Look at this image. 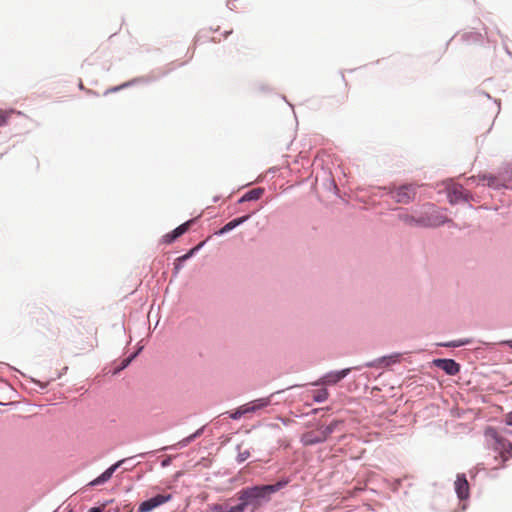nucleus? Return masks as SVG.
<instances>
[{
    "instance_id": "nucleus-30",
    "label": "nucleus",
    "mask_w": 512,
    "mask_h": 512,
    "mask_svg": "<svg viewBox=\"0 0 512 512\" xmlns=\"http://www.w3.org/2000/svg\"><path fill=\"white\" fill-rule=\"evenodd\" d=\"M384 358H388L384 361V366L385 367H388L392 364H395L399 361V358H400V354L398 353H394V354H391V355H387V356H383Z\"/></svg>"
},
{
    "instance_id": "nucleus-43",
    "label": "nucleus",
    "mask_w": 512,
    "mask_h": 512,
    "mask_svg": "<svg viewBox=\"0 0 512 512\" xmlns=\"http://www.w3.org/2000/svg\"><path fill=\"white\" fill-rule=\"evenodd\" d=\"M505 345H507L508 347L512 348V340H507L504 342Z\"/></svg>"
},
{
    "instance_id": "nucleus-5",
    "label": "nucleus",
    "mask_w": 512,
    "mask_h": 512,
    "mask_svg": "<svg viewBox=\"0 0 512 512\" xmlns=\"http://www.w3.org/2000/svg\"><path fill=\"white\" fill-rule=\"evenodd\" d=\"M150 453L151 452L139 453L136 456L124 458V459H121V460L115 462L110 467H108L105 471H103L98 477H96L91 482H89L88 486L94 487V486H98V485H102V484L106 483L108 480L111 479V477L113 476L114 472L119 467H121L123 464L128 463L130 460H133L136 457L145 458V456L147 454H150Z\"/></svg>"
},
{
    "instance_id": "nucleus-33",
    "label": "nucleus",
    "mask_w": 512,
    "mask_h": 512,
    "mask_svg": "<svg viewBox=\"0 0 512 512\" xmlns=\"http://www.w3.org/2000/svg\"><path fill=\"white\" fill-rule=\"evenodd\" d=\"M207 512H225V507L222 504H213Z\"/></svg>"
},
{
    "instance_id": "nucleus-8",
    "label": "nucleus",
    "mask_w": 512,
    "mask_h": 512,
    "mask_svg": "<svg viewBox=\"0 0 512 512\" xmlns=\"http://www.w3.org/2000/svg\"><path fill=\"white\" fill-rule=\"evenodd\" d=\"M433 365L443 370L449 376H455L460 372L461 366L451 358H437L432 361Z\"/></svg>"
},
{
    "instance_id": "nucleus-44",
    "label": "nucleus",
    "mask_w": 512,
    "mask_h": 512,
    "mask_svg": "<svg viewBox=\"0 0 512 512\" xmlns=\"http://www.w3.org/2000/svg\"><path fill=\"white\" fill-rule=\"evenodd\" d=\"M495 103L497 105V113H499L500 112V102L495 100Z\"/></svg>"
},
{
    "instance_id": "nucleus-37",
    "label": "nucleus",
    "mask_w": 512,
    "mask_h": 512,
    "mask_svg": "<svg viewBox=\"0 0 512 512\" xmlns=\"http://www.w3.org/2000/svg\"><path fill=\"white\" fill-rule=\"evenodd\" d=\"M124 465H125V467H124L125 471H131L136 466L135 463H132V460H130L128 463H126Z\"/></svg>"
},
{
    "instance_id": "nucleus-28",
    "label": "nucleus",
    "mask_w": 512,
    "mask_h": 512,
    "mask_svg": "<svg viewBox=\"0 0 512 512\" xmlns=\"http://www.w3.org/2000/svg\"><path fill=\"white\" fill-rule=\"evenodd\" d=\"M237 450H240V445H237ZM250 451L249 450H245V451H239L237 457H236V461L238 464H241L243 463L244 461H246L249 457H250Z\"/></svg>"
},
{
    "instance_id": "nucleus-42",
    "label": "nucleus",
    "mask_w": 512,
    "mask_h": 512,
    "mask_svg": "<svg viewBox=\"0 0 512 512\" xmlns=\"http://www.w3.org/2000/svg\"><path fill=\"white\" fill-rule=\"evenodd\" d=\"M233 6H234V5H233V3H232L231 1H228V2H227V7H228L230 10H233V9H234V8H233Z\"/></svg>"
},
{
    "instance_id": "nucleus-36",
    "label": "nucleus",
    "mask_w": 512,
    "mask_h": 512,
    "mask_svg": "<svg viewBox=\"0 0 512 512\" xmlns=\"http://www.w3.org/2000/svg\"><path fill=\"white\" fill-rule=\"evenodd\" d=\"M505 423L508 426H512V411L505 416Z\"/></svg>"
},
{
    "instance_id": "nucleus-1",
    "label": "nucleus",
    "mask_w": 512,
    "mask_h": 512,
    "mask_svg": "<svg viewBox=\"0 0 512 512\" xmlns=\"http://www.w3.org/2000/svg\"><path fill=\"white\" fill-rule=\"evenodd\" d=\"M288 483L289 479L283 478L274 484L244 487L237 493L238 501H242L246 509L250 508L251 512H255L263 505L269 503L272 495L283 489Z\"/></svg>"
},
{
    "instance_id": "nucleus-41",
    "label": "nucleus",
    "mask_w": 512,
    "mask_h": 512,
    "mask_svg": "<svg viewBox=\"0 0 512 512\" xmlns=\"http://www.w3.org/2000/svg\"><path fill=\"white\" fill-rule=\"evenodd\" d=\"M325 409L324 408H316V409H312L310 414H317L319 412H323ZM307 415H309V413H307Z\"/></svg>"
},
{
    "instance_id": "nucleus-24",
    "label": "nucleus",
    "mask_w": 512,
    "mask_h": 512,
    "mask_svg": "<svg viewBox=\"0 0 512 512\" xmlns=\"http://www.w3.org/2000/svg\"><path fill=\"white\" fill-rule=\"evenodd\" d=\"M193 441H194V438L191 434V435L185 437L184 439L180 440L177 444L171 445V446H165V447L161 448V450L182 449V448L188 446Z\"/></svg>"
},
{
    "instance_id": "nucleus-46",
    "label": "nucleus",
    "mask_w": 512,
    "mask_h": 512,
    "mask_svg": "<svg viewBox=\"0 0 512 512\" xmlns=\"http://www.w3.org/2000/svg\"><path fill=\"white\" fill-rule=\"evenodd\" d=\"M231 33H232V31H226V32H225V34H224V36H225V37H227V36H228L229 34H231Z\"/></svg>"
},
{
    "instance_id": "nucleus-25",
    "label": "nucleus",
    "mask_w": 512,
    "mask_h": 512,
    "mask_svg": "<svg viewBox=\"0 0 512 512\" xmlns=\"http://www.w3.org/2000/svg\"><path fill=\"white\" fill-rule=\"evenodd\" d=\"M470 343H471V340L465 338V339H459V340H453V341L441 343L439 345L442 347L456 348V347L466 346Z\"/></svg>"
},
{
    "instance_id": "nucleus-23",
    "label": "nucleus",
    "mask_w": 512,
    "mask_h": 512,
    "mask_svg": "<svg viewBox=\"0 0 512 512\" xmlns=\"http://www.w3.org/2000/svg\"><path fill=\"white\" fill-rule=\"evenodd\" d=\"M386 359L387 358L379 357V358L374 359L372 361L365 362L363 365L356 366L355 370H361L363 367H366V368H378V367L384 366V361Z\"/></svg>"
},
{
    "instance_id": "nucleus-16",
    "label": "nucleus",
    "mask_w": 512,
    "mask_h": 512,
    "mask_svg": "<svg viewBox=\"0 0 512 512\" xmlns=\"http://www.w3.org/2000/svg\"><path fill=\"white\" fill-rule=\"evenodd\" d=\"M264 188L262 187H258V188H254V189H251L249 191H247L246 193H244L239 199H238V203L239 204H242V203H245V202H249V201H257L261 198V196L264 194Z\"/></svg>"
},
{
    "instance_id": "nucleus-19",
    "label": "nucleus",
    "mask_w": 512,
    "mask_h": 512,
    "mask_svg": "<svg viewBox=\"0 0 512 512\" xmlns=\"http://www.w3.org/2000/svg\"><path fill=\"white\" fill-rule=\"evenodd\" d=\"M395 210L399 211V213L397 215V218L400 221H402L405 224L410 225V226H418V217H414L412 215H409L402 208H396Z\"/></svg>"
},
{
    "instance_id": "nucleus-32",
    "label": "nucleus",
    "mask_w": 512,
    "mask_h": 512,
    "mask_svg": "<svg viewBox=\"0 0 512 512\" xmlns=\"http://www.w3.org/2000/svg\"><path fill=\"white\" fill-rule=\"evenodd\" d=\"M246 507L244 506L242 501H239L235 506L230 507L228 510L225 509V512H245Z\"/></svg>"
},
{
    "instance_id": "nucleus-10",
    "label": "nucleus",
    "mask_w": 512,
    "mask_h": 512,
    "mask_svg": "<svg viewBox=\"0 0 512 512\" xmlns=\"http://www.w3.org/2000/svg\"><path fill=\"white\" fill-rule=\"evenodd\" d=\"M455 493L459 500H466L469 498L470 490L469 483L466 478V475L463 473H459L456 476L455 480Z\"/></svg>"
},
{
    "instance_id": "nucleus-26",
    "label": "nucleus",
    "mask_w": 512,
    "mask_h": 512,
    "mask_svg": "<svg viewBox=\"0 0 512 512\" xmlns=\"http://www.w3.org/2000/svg\"><path fill=\"white\" fill-rule=\"evenodd\" d=\"M329 393L326 388L317 391L313 396V401L316 403H323L328 399Z\"/></svg>"
},
{
    "instance_id": "nucleus-38",
    "label": "nucleus",
    "mask_w": 512,
    "mask_h": 512,
    "mask_svg": "<svg viewBox=\"0 0 512 512\" xmlns=\"http://www.w3.org/2000/svg\"><path fill=\"white\" fill-rule=\"evenodd\" d=\"M472 198H473V196H472L469 192H464V193H463V198L461 199V201H463V202H468V201H470Z\"/></svg>"
},
{
    "instance_id": "nucleus-11",
    "label": "nucleus",
    "mask_w": 512,
    "mask_h": 512,
    "mask_svg": "<svg viewBox=\"0 0 512 512\" xmlns=\"http://www.w3.org/2000/svg\"><path fill=\"white\" fill-rule=\"evenodd\" d=\"M479 181L486 182L484 185H487L489 188L494 190L508 189L506 182H504L500 172L497 175L493 174H483L479 176Z\"/></svg>"
},
{
    "instance_id": "nucleus-13",
    "label": "nucleus",
    "mask_w": 512,
    "mask_h": 512,
    "mask_svg": "<svg viewBox=\"0 0 512 512\" xmlns=\"http://www.w3.org/2000/svg\"><path fill=\"white\" fill-rule=\"evenodd\" d=\"M253 214L254 213L246 214V215H243L241 217H237V218L232 219L231 221L226 223L223 227H221L218 231H216L215 235L222 236V235H225V234L229 233L230 231L234 230L238 226H240V225L244 224L245 222H247L251 218V216Z\"/></svg>"
},
{
    "instance_id": "nucleus-39",
    "label": "nucleus",
    "mask_w": 512,
    "mask_h": 512,
    "mask_svg": "<svg viewBox=\"0 0 512 512\" xmlns=\"http://www.w3.org/2000/svg\"><path fill=\"white\" fill-rule=\"evenodd\" d=\"M88 512H103V507L95 506L88 510Z\"/></svg>"
},
{
    "instance_id": "nucleus-18",
    "label": "nucleus",
    "mask_w": 512,
    "mask_h": 512,
    "mask_svg": "<svg viewBox=\"0 0 512 512\" xmlns=\"http://www.w3.org/2000/svg\"><path fill=\"white\" fill-rule=\"evenodd\" d=\"M463 187L461 185H454L451 189L448 190V200L449 203L455 205L461 201L463 198Z\"/></svg>"
},
{
    "instance_id": "nucleus-45",
    "label": "nucleus",
    "mask_w": 512,
    "mask_h": 512,
    "mask_svg": "<svg viewBox=\"0 0 512 512\" xmlns=\"http://www.w3.org/2000/svg\"><path fill=\"white\" fill-rule=\"evenodd\" d=\"M482 95H484L488 99H491V96L488 93H486V92H482Z\"/></svg>"
},
{
    "instance_id": "nucleus-21",
    "label": "nucleus",
    "mask_w": 512,
    "mask_h": 512,
    "mask_svg": "<svg viewBox=\"0 0 512 512\" xmlns=\"http://www.w3.org/2000/svg\"><path fill=\"white\" fill-rule=\"evenodd\" d=\"M500 174L506 182V186L508 189H512V164H508L505 167H503L500 171Z\"/></svg>"
},
{
    "instance_id": "nucleus-15",
    "label": "nucleus",
    "mask_w": 512,
    "mask_h": 512,
    "mask_svg": "<svg viewBox=\"0 0 512 512\" xmlns=\"http://www.w3.org/2000/svg\"><path fill=\"white\" fill-rule=\"evenodd\" d=\"M343 424H344L343 420L335 419V420L331 421L326 426H320L318 428V431H319L321 437L323 438L324 442L328 439V437L332 433H334L335 431L338 430L339 426H342Z\"/></svg>"
},
{
    "instance_id": "nucleus-7",
    "label": "nucleus",
    "mask_w": 512,
    "mask_h": 512,
    "mask_svg": "<svg viewBox=\"0 0 512 512\" xmlns=\"http://www.w3.org/2000/svg\"><path fill=\"white\" fill-rule=\"evenodd\" d=\"M171 499V494H157L149 499L142 501L138 506L137 512H151L155 508L169 502Z\"/></svg>"
},
{
    "instance_id": "nucleus-3",
    "label": "nucleus",
    "mask_w": 512,
    "mask_h": 512,
    "mask_svg": "<svg viewBox=\"0 0 512 512\" xmlns=\"http://www.w3.org/2000/svg\"><path fill=\"white\" fill-rule=\"evenodd\" d=\"M425 211L418 217V227L435 228L450 220L435 209L433 204L424 205Z\"/></svg>"
},
{
    "instance_id": "nucleus-35",
    "label": "nucleus",
    "mask_w": 512,
    "mask_h": 512,
    "mask_svg": "<svg viewBox=\"0 0 512 512\" xmlns=\"http://www.w3.org/2000/svg\"><path fill=\"white\" fill-rule=\"evenodd\" d=\"M204 429H205V426L199 428L194 433H192V436H193L194 440L197 439L198 437H200L203 434Z\"/></svg>"
},
{
    "instance_id": "nucleus-14",
    "label": "nucleus",
    "mask_w": 512,
    "mask_h": 512,
    "mask_svg": "<svg viewBox=\"0 0 512 512\" xmlns=\"http://www.w3.org/2000/svg\"><path fill=\"white\" fill-rule=\"evenodd\" d=\"M143 348H144V346L141 345L140 343H138L137 349L121 361L119 366H117L114 369L113 374L114 375L119 374L121 371L126 369L137 358V356L142 352Z\"/></svg>"
},
{
    "instance_id": "nucleus-31",
    "label": "nucleus",
    "mask_w": 512,
    "mask_h": 512,
    "mask_svg": "<svg viewBox=\"0 0 512 512\" xmlns=\"http://www.w3.org/2000/svg\"><path fill=\"white\" fill-rule=\"evenodd\" d=\"M13 112H14V110H10V111L0 110V127L7 124L10 114Z\"/></svg>"
},
{
    "instance_id": "nucleus-40",
    "label": "nucleus",
    "mask_w": 512,
    "mask_h": 512,
    "mask_svg": "<svg viewBox=\"0 0 512 512\" xmlns=\"http://www.w3.org/2000/svg\"><path fill=\"white\" fill-rule=\"evenodd\" d=\"M32 381H33L34 383H36V384H37L41 389H45V388L47 387V383H42V382H40V381H36V380H34V379H32Z\"/></svg>"
},
{
    "instance_id": "nucleus-34",
    "label": "nucleus",
    "mask_w": 512,
    "mask_h": 512,
    "mask_svg": "<svg viewBox=\"0 0 512 512\" xmlns=\"http://www.w3.org/2000/svg\"><path fill=\"white\" fill-rule=\"evenodd\" d=\"M172 460H173V456H166V457L161 461V467L166 468V467L170 466V465H171V463H172Z\"/></svg>"
},
{
    "instance_id": "nucleus-9",
    "label": "nucleus",
    "mask_w": 512,
    "mask_h": 512,
    "mask_svg": "<svg viewBox=\"0 0 512 512\" xmlns=\"http://www.w3.org/2000/svg\"><path fill=\"white\" fill-rule=\"evenodd\" d=\"M205 245V242H200L196 246L192 247L187 253L179 256L175 259L174 267H173V276L177 277L180 270L183 268L184 263L191 259L203 246Z\"/></svg>"
},
{
    "instance_id": "nucleus-4",
    "label": "nucleus",
    "mask_w": 512,
    "mask_h": 512,
    "mask_svg": "<svg viewBox=\"0 0 512 512\" xmlns=\"http://www.w3.org/2000/svg\"><path fill=\"white\" fill-rule=\"evenodd\" d=\"M417 185L409 183L390 189L389 194L399 204H410L415 200Z\"/></svg>"
},
{
    "instance_id": "nucleus-2",
    "label": "nucleus",
    "mask_w": 512,
    "mask_h": 512,
    "mask_svg": "<svg viewBox=\"0 0 512 512\" xmlns=\"http://www.w3.org/2000/svg\"><path fill=\"white\" fill-rule=\"evenodd\" d=\"M484 435L488 444L499 454L503 461L512 458V443L501 436L494 427H487Z\"/></svg>"
},
{
    "instance_id": "nucleus-48",
    "label": "nucleus",
    "mask_w": 512,
    "mask_h": 512,
    "mask_svg": "<svg viewBox=\"0 0 512 512\" xmlns=\"http://www.w3.org/2000/svg\"><path fill=\"white\" fill-rule=\"evenodd\" d=\"M0 405H2V403L0 402Z\"/></svg>"
},
{
    "instance_id": "nucleus-27",
    "label": "nucleus",
    "mask_w": 512,
    "mask_h": 512,
    "mask_svg": "<svg viewBox=\"0 0 512 512\" xmlns=\"http://www.w3.org/2000/svg\"><path fill=\"white\" fill-rule=\"evenodd\" d=\"M462 39L466 42H479L481 40V34L477 32L464 33Z\"/></svg>"
},
{
    "instance_id": "nucleus-22",
    "label": "nucleus",
    "mask_w": 512,
    "mask_h": 512,
    "mask_svg": "<svg viewBox=\"0 0 512 512\" xmlns=\"http://www.w3.org/2000/svg\"><path fill=\"white\" fill-rule=\"evenodd\" d=\"M229 417L233 420H239L242 416L250 413L249 407L247 404H244L232 412H227Z\"/></svg>"
},
{
    "instance_id": "nucleus-49",
    "label": "nucleus",
    "mask_w": 512,
    "mask_h": 512,
    "mask_svg": "<svg viewBox=\"0 0 512 512\" xmlns=\"http://www.w3.org/2000/svg\"><path fill=\"white\" fill-rule=\"evenodd\" d=\"M54 512H57V510H55Z\"/></svg>"
},
{
    "instance_id": "nucleus-47",
    "label": "nucleus",
    "mask_w": 512,
    "mask_h": 512,
    "mask_svg": "<svg viewBox=\"0 0 512 512\" xmlns=\"http://www.w3.org/2000/svg\"><path fill=\"white\" fill-rule=\"evenodd\" d=\"M68 512H72V510L68 511Z\"/></svg>"
},
{
    "instance_id": "nucleus-29",
    "label": "nucleus",
    "mask_w": 512,
    "mask_h": 512,
    "mask_svg": "<svg viewBox=\"0 0 512 512\" xmlns=\"http://www.w3.org/2000/svg\"><path fill=\"white\" fill-rule=\"evenodd\" d=\"M135 82H136V80L134 79L132 81L125 82V83H123V84H121L119 86L112 87V88L106 90L105 94H109V93L120 91V90H122L124 88L130 87Z\"/></svg>"
},
{
    "instance_id": "nucleus-12",
    "label": "nucleus",
    "mask_w": 512,
    "mask_h": 512,
    "mask_svg": "<svg viewBox=\"0 0 512 512\" xmlns=\"http://www.w3.org/2000/svg\"><path fill=\"white\" fill-rule=\"evenodd\" d=\"M196 219H190L182 224H180L178 227L173 229L171 232L165 234L162 238L163 242L165 244H171L175 240H177L180 236H182L184 233H186L191 226L192 223L195 222Z\"/></svg>"
},
{
    "instance_id": "nucleus-20",
    "label": "nucleus",
    "mask_w": 512,
    "mask_h": 512,
    "mask_svg": "<svg viewBox=\"0 0 512 512\" xmlns=\"http://www.w3.org/2000/svg\"><path fill=\"white\" fill-rule=\"evenodd\" d=\"M271 403V397L259 398L250 403H247L250 413L256 412L259 409L267 407Z\"/></svg>"
},
{
    "instance_id": "nucleus-6",
    "label": "nucleus",
    "mask_w": 512,
    "mask_h": 512,
    "mask_svg": "<svg viewBox=\"0 0 512 512\" xmlns=\"http://www.w3.org/2000/svg\"><path fill=\"white\" fill-rule=\"evenodd\" d=\"M355 370V367L344 368L341 370H334L325 373L319 381L313 383V385H336L342 379L349 375V373Z\"/></svg>"
},
{
    "instance_id": "nucleus-17",
    "label": "nucleus",
    "mask_w": 512,
    "mask_h": 512,
    "mask_svg": "<svg viewBox=\"0 0 512 512\" xmlns=\"http://www.w3.org/2000/svg\"><path fill=\"white\" fill-rule=\"evenodd\" d=\"M301 443L304 446H313L316 444L324 443V440L319 432L315 433L313 431H309L301 436Z\"/></svg>"
}]
</instances>
